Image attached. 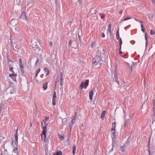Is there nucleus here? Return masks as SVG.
I'll use <instances>...</instances> for the list:
<instances>
[{
  "instance_id": "1",
  "label": "nucleus",
  "mask_w": 155,
  "mask_h": 155,
  "mask_svg": "<svg viewBox=\"0 0 155 155\" xmlns=\"http://www.w3.org/2000/svg\"><path fill=\"white\" fill-rule=\"evenodd\" d=\"M31 43H32V47L35 48L34 50H35V51L36 53L39 55H41V53L42 51V50L41 49L38 47V40L36 39H34L31 41Z\"/></svg>"
},
{
  "instance_id": "2",
  "label": "nucleus",
  "mask_w": 155,
  "mask_h": 155,
  "mask_svg": "<svg viewBox=\"0 0 155 155\" xmlns=\"http://www.w3.org/2000/svg\"><path fill=\"white\" fill-rule=\"evenodd\" d=\"M101 54L102 53L100 50H98L97 51L96 54V56L92 60V63L93 64H96L95 65H97L100 60L101 61H103L102 60L103 56H102Z\"/></svg>"
},
{
  "instance_id": "3",
  "label": "nucleus",
  "mask_w": 155,
  "mask_h": 155,
  "mask_svg": "<svg viewBox=\"0 0 155 155\" xmlns=\"http://www.w3.org/2000/svg\"><path fill=\"white\" fill-rule=\"evenodd\" d=\"M112 146H109L108 147V148L109 149L110 148H111L110 150L109 151V153H110L112 152L113 150V147L114 146H116L117 144V141L115 139V138H112Z\"/></svg>"
},
{
  "instance_id": "4",
  "label": "nucleus",
  "mask_w": 155,
  "mask_h": 155,
  "mask_svg": "<svg viewBox=\"0 0 155 155\" xmlns=\"http://www.w3.org/2000/svg\"><path fill=\"white\" fill-rule=\"evenodd\" d=\"M15 142L14 140H13L12 141V144L13 146L14 149H15L16 150H17V145L18 144V136H15Z\"/></svg>"
},
{
  "instance_id": "5",
  "label": "nucleus",
  "mask_w": 155,
  "mask_h": 155,
  "mask_svg": "<svg viewBox=\"0 0 155 155\" xmlns=\"http://www.w3.org/2000/svg\"><path fill=\"white\" fill-rule=\"evenodd\" d=\"M117 69L116 68L115 69L114 74V75L115 81L116 82L119 86L120 85L119 83V78L117 75Z\"/></svg>"
},
{
  "instance_id": "6",
  "label": "nucleus",
  "mask_w": 155,
  "mask_h": 155,
  "mask_svg": "<svg viewBox=\"0 0 155 155\" xmlns=\"http://www.w3.org/2000/svg\"><path fill=\"white\" fill-rule=\"evenodd\" d=\"M13 61H11V62H8V65L9 67V71H11L13 73H14V72L13 71Z\"/></svg>"
},
{
  "instance_id": "7",
  "label": "nucleus",
  "mask_w": 155,
  "mask_h": 155,
  "mask_svg": "<svg viewBox=\"0 0 155 155\" xmlns=\"http://www.w3.org/2000/svg\"><path fill=\"white\" fill-rule=\"evenodd\" d=\"M12 37V36L11 35L10 38H11ZM10 42H11V48H13L14 47V45H17L16 44V41L15 39H12L11 38H10Z\"/></svg>"
},
{
  "instance_id": "8",
  "label": "nucleus",
  "mask_w": 155,
  "mask_h": 155,
  "mask_svg": "<svg viewBox=\"0 0 155 155\" xmlns=\"http://www.w3.org/2000/svg\"><path fill=\"white\" fill-rule=\"evenodd\" d=\"M56 92L54 91V94L52 97V104L53 105H55L56 104Z\"/></svg>"
},
{
  "instance_id": "9",
  "label": "nucleus",
  "mask_w": 155,
  "mask_h": 155,
  "mask_svg": "<svg viewBox=\"0 0 155 155\" xmlns=\"http://www.w3.org/2000/svg\"><path fill=\"white\" fill-rule=\"evenodd\" d=\"M20 18L24 19L25 20L27 21H28V20L27 18L26 14L25 12H23L22 13L20 17Z\"/></svg>"
},
{
  "instance_id": "10",
  "label": "nucleus",
  "mask_w": 155,
  "mask_h": 155,
  "mask_svg": "<svg viewBox=\"0 0 155 155\" xmlns=\"http://www.w3.org/2000/svg\"><path fill=\"white\" fill-rule=\"evenodd\" d=\"M17 75L16 74H14V73L13 74H10L9 75V76L12 78V79L13 80L16 82V77L17 76Z\"/></svg>"
},
{
  "instance_id": "11",
  "label": "nucleus",
  "mask_w": 155,
  "mask_h": 155,
  "mask_svg": "<svg viewBox=\"0 0 155 155\" xmlns=\"http://www.w3.org/2000/svg\"><path fill=\"white\" fill-rule=\"evenodd\" d=\"M20 48V47L17 45H16L15 48H12V49H13V50L14 51H17V52H19V50Z\"/></svg>"
},
{
  "instance_id": "12",
  "label": "nucleus",
  "mask_w": 155,
  "mask_h": 155,
  "mask_svg": "<svg viewBox=\"0 0 155 155\" xmlns=\"http://www.w3.org/2000/svg\"><path fill=\"white\" fill-rule=\"evenodd\" d=\"M78 3H79L80 5L78 8H79V9H81L83 8V4H82V0H78Z\"/></svg>"
},
{
  "instance_id": "13",
  "label": "nucleus",
  "mask_w": 155,
  "mask_h": 155,
  "mask_svg": "<svg viewBox=\"0 0 155 155\" xmlns=\"http://www.w3.org/2000/svg\"><path fill=\"white\" fill-rule=\"evenodd\" d=\"M44 71L46 73V76H47L49 74L50 71L49 70L48 68H47L46 67H45L44 69Z\"/></svg>"
},
{
  "instance_id": "14",
  "label": "nucleus",
  "mask_w": 155,
  "mask_h": 155,
  "mask_svg": "<svg viewBox=\"0 0 155 155\" xmlns=\"http://www.w3.org/2000/svg\"><path fill=\"white\" fill-rule=\"evenodd\" d=\"M10 24L13 26L16 25H17L16 21L14 20H12L10 21Z\"/></svg>"
},
{
  "instance_id": "15",
  "label": "nucleus",
  "mask_w": 155,
  "mask_h": 155,
  "mask_svg": "<svg viewBox=\"0 0 155 155\" xmlns=\"http://www.w3.org/2000/svg\"><path fill=\"white\" fill-rule=\"evenodd\" d=\"M93 91H90L89 93V98L90 100H91L92 99L93 95Z\"/></svg>"
},
{
  "instance_id": "16",
  "label": "nucleus",
  "mask_w": 155,
  "mask_h": 155,
  "mask_svg": "<svg viewBox=\"0 0 155 155\" xmlns=\"http://www.w3.org/2000/svg\"><path fill=\"white\" fill-rule=\"evenodd\" d=\"M89 82V80H85V83H84V88L86 89L88 85Z\"/></svg>"
},
{
  "instance_id": "17",
  "label": "nucleus",
  "mask_w": 155,
  "mask_h": 155,
  "mask_svg": "<svg viewBox=\"0 0 155 155\" xmlns=\"http://www.w3.org/2000/svg\"><path fill=\"white\" fill-rule=\"evenodd\" d=\"M42 128L43 130L42 131V134H46L47 131V128L46 126H44V127H42Z\"/></svg>"
},
{
  "instance_id": "18",
  "label": "nucleus",
  "mask_w": 155,
  "mask_h": 155,
  "mask_svg": "<svg viewBox=\"0 0 155 155\" xmlns=\"http://www.w3.org/2000/svg\"><path fill=\"white\" fill-rule=\"evenodd\" d=\"M119 28L118 27V30L116 32V38L118 40L120 39V36H119Z\"/></svg>"
},
{
  "instance_id": "19",
  "label": "nucleus",
  "mask_w": 155,
  "mask_h": 155,
  "mask_svg": "<svg viewBox=\"0 0 155 155\" xmlns=\"http://www.w3.org/2000/svg\"><path fill=\"white\" fill-rule=\"evenodd\" d=\"M111 134H112V135L111 136L112 138H116V131H111Z\"/></svg>"
},
{
  "instance_id": "20",
  "label": "nucleus",
  "mask_w": 155,
  "mask_h": 155,
  "mask_svg": "<svg viewBox=\"0 0 155 155\" xmlns=\"http://www.w3.org/2000/svg\"><path fill=\"white\" fill-rule=\"evenodd\" d=\"M14 128L15 129V128H16V130L15 133V136H18V127L17 126H14Z\"/></svg>"
},
{
  "instance_id": "21",
  "label": "nucleus",
  "mask_w": 155,
  "mask_h": 155,
  "mask_svg": "<svg viewBox=\"0 0 155 155\" xmlns=\"http://www.w3.org/2000/svg\"><path fill=\"white\" fill-rule=\"evenodd\" d=\"M126 148L125 146L124 145L123 146H122L120 148V151L121 152L124 153L125 152Z\"/></svg>"
},
{
  "instance_id": "22",
  "label": "nucleus",
  "mask_w": 155,
  "mask_h": 155,
  "mask_svg": "<svg viewBox=\"0 0 155 155\" xmlns=\"http://www.w3.org/2000/svg\"><path fill=\"white\" fill-rule=\"evenodd\" d=\"M134 115V114H130L129 115V117L130 118V119H128V120L130 121V120H132L133 118V116Z\"/></svg>"
},
{
  "instance_id": "23",
  "label": "nucleus",
  "mask_w": 155,
  "mask_h": 155,
  "mask_svg": "<svg viewBox=\"0 0 155 155\" xmlns=\"http://www.w3.org/2000/svg\"><path fill=\"white\" fill-rule=\"evenodd\" d=\"M58 136L61 140H62L64 139V134H62L61 135L59 134H58Z\"/></svg>"
},
{
  "instance_id": "24",
  "label": "nucleus",
  "mask_w": 155,
  "mask_h": 155,
  "mask_svg": "<svg viewBox=\"0 0 155 155\" xmlns=\"http://www.w3.org/2000/svg\"><path fill=\"white\" fill-rule=\"evenodd\" d=\"M106 112V111L105 110H104L102 112L101 115V118L102 120L104 119V115L105 114Z\"/></svg>"
},
{
  "instance_id": "25",
  "label": "nucleus",
  "mask_w": 155,
  "mask_h": 155,
  "mask_svg": "<svg viewBox=\"0 0 155 155\" xmlns=\"http://www.w3.org/2000/svg\"><path fill=\"white\" fill-rule=\"evenodd\" d=\"M145 40H146V46L147 45V43H148V41H147L148 38H147V36L146 32H145Z\"/></svg>"
},
{
  "instance_id": "26",
  "label": "nucleus",
  "mask_w": 155,
  "mask_h": 155,
  "mask_svg": "<svg viewBox=\"0 0 155 155\" xmlns=\"http://www.w3.org/2000/svg\"><path fill=\"white\" fill-rule=\"evenodd\" d=\"M48 82H45L44 84L43 85V88L45 90H46L48 87Z\"/></svg>"
},
{
  "instance_id": "27",
  "label": "nucleus",
  "mask_w": 155,
  "mask_h": 155,
  "mask_svg": "<svg viewBox=\"0 0 155 155\" xmlns=\"http://www.w3.org/2000/svg\"><path fill=\"white\" fill-rule=\"evenodd\" d=\"M84 82L83 81L81 84H80L79 88H80L81 90L83 89L84 88Z\"/></svg>"
},
{
  "instance_id": "28",
  "label": "nucleus",
  "mask_w": 155,
  "mask_h": 155,
  "mask_svg": "<svg viewBox=\"0 0 155 155\" xmlns=\"http://www.w3.org/2000/svg\"><path fill=\"white\" fill-rule=\"evenodd\" d=\"M73 124H74V122H71L69 125V127L70 129V131H71L72 128L73 126Z\"/></svg>"
},
{
  "instance_id": "29",
  "label": "nucleus",
  "mask_w": 155,
  "mask_h": 155,
  "mask_svg": "<svg viewBox=\"0 0 155 155\" xmlns=\"http://www.w3.org/2000/svg\"><path fill=\"white\" fill-rule=\"evenodd\" d=\"M114 124L115 126H114V125H113V126L111 128V131H115V127H116L115 122H114Z\"/></svg>"
},
{
  "instance_id": "30",
  "label": "nucleus",
  "mask_w": 155,
  "mask_h": 155,
  "mask_svg": "<svg viewBox=\"0 0 155 155\" xmlns=\"http://www.w3.org/2000/svg\"><path fill=\"white\" fill-rule=\"evenodd\" d=\"M131 138L129 136L128 138H127L126 141L125 142V144H128V143H130V141L129 140H130Z\"/></svg>"
},
{
  "instance_id": "31",
  "label": "nucleus",
  "mask_w": 155,
  "mask_h": 155,
  "mask_svg": "<svg viewBox=\"0 0 155 155\" xmlns=\"http://www.w3.org/2000/svg\"><path fill=\"white\" fill-rule=\"evenodd\" d=\"M39 59L38 58H37V60L35 63V66H38V64H39Z\"/></svg>"
},
{
  "instance_id": "32",
  "label": "nucleus",
  "mask_w": 155,
  "mask_h": 155,
  "mask_svg": "<svg viewBox=\"0 0 155 155\" xmlns=\"http://www.w3.org/2000/svg\"><path fill=\"white\" fill-rule=\"evenodd\" d=\"M95 45V42H94V41H92L91 42V47L92 48L94 47Z\"/></svg>"
},
{
  "instance_id": "33",
  "label": "nucleus",
  "mask_w": 155,
  "mask_h": 155,
  "mask_svg": "<svg viewBox=\"0 0 155 155\" xmlns=\"http://www.w3.org/2000/svg\"><path fill=\"white\" fill-rule=\"evenodd\" d=\"M59 78H57L56 80V81L55 82V85H54V87L55 88L56 87V86L57 84V83L59 81Z\"/></svg>"
},
{
  "instance_id": "34",
  "label": "nucleus",
  "mask_w": 155,
  "mask_h": 155,
  "mask_svg": "<svg viewBox=\"0 0 155 155\" xmlns=\"http://www.w3.org/2000/svg\"><path fill=\"white\" fill-rule=\"evenodd\" d=\"M55 155H63L62 152L61 151H59L57 152L55 154Z\"/></svg>"
},
{
  "instance_id": "35",
  "label": "nucleus",
  "mask_w": 155,
  "mask_h": 155,
  "mask_svg": "<svg viewBox=\"0 0 155 155\" xmlns=\"http://www.w3.org/2000/svg\"><path fill=\"white\" fill-rule=\"evenodd\" d=\"M141 31L143 32H144L145 31V29L144 27L142 24H141Z\"/></svg>"
},
{
  "instance_id": "36",
  "label": "nucleus",
  "mask_w": 155,
  "mask_h": 155,
  "mask_svg": "<svg viewBox=\"0 0 155 155\" xmlns=\"http://www.w3.org/2000/svg\"><path fill=\"white\" fill-rule=\"evenodd\" d=\"M122 44V40L121 38H120L119 39V45H120V47H121V45Z\"/></svg>"
},
{
  "instance_id": "37",
  "label": "nucleus",
  "mask_w": 155,
  "mask_h": 155,
  "mask_svg": "<svg viewBox=\"0 0 155 155\" xmlns=\"http://www.w3.org/2000/svg\"><path fill=\"white\" fill-rule=\"evenodd\" d=\"M76 113H75V116L73 117L72 120L71 121V122H74V121L76 120Z\"/></svg>"
},
{
  "instance_id": "38",
  "label": "nucleus",
  "mask_w": 155,
  "mask_h": 155,
  "mask_svg": "<svg viewBox=\"0 0 155 155\" xmlns=\"http://www.w3.org/2000/svg\"><path fill=\"white\" fill-rule=\"evenodd\" d=\"M15 149H14L13 152H14V153L15 154V155H18V150H16L17 151H15Z\"/></svg>"
},
{
  "instance_id": "39",
  "label": "nucleus",
  "mask_w": 155,
  "mask_h": 155,
  "mask_svg": "<svg viewBox=\"0 0 155 155\" xmlns=\"http://www.w3.org/2000/svg\"><path fill=\"white\" fill-rule=\"evenodd\" d=\"M16 92V90L15 89H13L10 92L11 94H13L14 93H15Z\"/></svg>"
},
{
  "instance_id": "40",
  "label": "nucleus",
  "mask_w": 155,
  "mask_h": 155,
  "mask_svg": "<svg viewBox=\"0 0 155 155\" xmlns=\"http://www.w3.org/2000/svg\"><path fill=\"white\" fill-rule=\"evenodd\" d=\"M73 42V41H72L71 40H69V41L68 43V46H71V44Z\"/></svg>"
},
{
  "instance_id": "41",
  "label": "nucleus",
  "mask_w": 155,
  "mask_h": 155,
  "mask_svg": "<svg viewBox=\"0 0 155 155\" xmlns=\"http://www.w3.org/2000/svg\"><path fill=\"white\" fill-rule=\"evenodd\" d=\"M97 90V86H95L94 88H93L92 91H95L96 92V91Z\"/></svg>"
},
{
  "instance_id": "42",
  "label": "nucleus",
  "mask_w": 155,
  "mask_h": 155,
  "mask_svg": "<svg viewBox=\"0 0 155 155\" xmlns=\"http://www.w3.org/2000/svg\"><path fill=\"white\" fill-rule=\"evenodd\" d=\"M129 120H128L127 119V120H126V121H125V124H124V127H126V126H127V123L128 122H129Z\"/></svg>"
},
{
  "instance_id": "43",
  "label": "nucleus",
  "mask_w": 155,
  "mask_h": 155,
  "mask_svg": "<svg viewBox=\"0 0 155 155\" xmlns=\"http://www.w3.org/2000/svg\"><path fill=\"white\" fill-rule=\"evenodd\" d=\"M150 33L151 35H155V32L152 30H150Z\"/></svg>"
},
{
  "instance_id": "44",
  "label": "nucleus",
  "mask_w": 155,
  "mask_h": 155,
  "mask_svg": "<svg viewBox=\"0 0 155 155\" xmlns=\"http://www.w3.org/2000/svg\"><path fill=\"white\" fill-rule=\"evenodd\" d=\"M19 65H23V64L22 63V61H21V59H19Z\"/></svg>"
},
{
  "instance_id": "45",
  "label": "nucleus",
  "mask_w": 155,
  "mask_h": 155,
  "mask_svg": "<svg viewBox=\"0 0 155 155\" xmlns=\"http://www.w3.org/2000/svg\"><path fill=\"white\" fill-rule=\"evenodd\" d=\"M130 19V18L129 17H126L125 19H124L123 20V21H126V20H127L128 19Z\"/></svg>"
},
{
  "instance_id": "46",
  "label": "nucleus",
  "mask_w": 155,
  "mask_h": 155,
  "mask_svg": "<svg viewBox=\"0 0 155 155\" xmlns=\"http://www.w3.org/2000/svg\"><path fill=\"white\" fill-rule=\"evenodd\" d=\"M121 47H120L119 50V53L120 54H122V52L121 50Z\"/></svg>"
},
{
  "instance_id": "47",
  "label": "nucleus",
  "mask_w": 155,
  "mask_h": 155,
  "mask_svg": "<svg viewBox=\"0 0 155 155\" xmlns=\"http://www.w3.org/2000/svg\"><path fill=\"white\" fill-rule=\"evenodd\" d=\"M63 80H64L63 76H61V77H60V82H63Z\"/></svg>"
},
{
  "instance_id": "48",
  "label": "nucleus",
  "mask_w": 155,
  "mask_h": 155,
  "mask_svg": "<svg viewBox=\"0 0 155 155\" xmlns=\"http://www.w3.org/2000/svg\"><path fill=\"white\" fill-rule=\"evenodd\" d=\"M108 29V31L109 32L110 34V36L111 37V36L112 35V31L111 30V29Z\"/></svg>"
},
{
  "instance_id": "49",
  "label": "nucleus",
  "mask_w": 155,
  "mask_h": 155,
  "mask_svg": "<svg viewBox=\"0 0 155 155\" xmlns=\"http://www.w3.org/2000/svg\"><path fill=\"white\" fill-rule=\"evenodd\" d=\"M101 36L102 38H104L105 36V34L104 33L102 32L101 33Z\"/></svg>"
},
{
  "instance_id": "50",
  "label": "nucleus",
  "mask_w": 155,
  "mask_h": 155,
  "mask_svg": "<svg viewBox=\"0 0 155 155\" xmlns=\"http://www.w3.org/2000/svg\"><path fill=\"white\" fill-rule=\"evenodd\" d=\"M21 71V73L24 74V68H20Z\"/></svg>"
},
{
  "instance_id": "51",
  "label": "nucleus",
  "mask_w": 155,
  "mask_h": 155,
  "mask_svg": "<svg viewBox=\"0 0 155 155\" xmlns=\"http://www.w3.org/2000/svg\"><path fill=\"white\" fill-rule=\"evenodd\" d=\"M105 15L104 14H102L101 16V18L102 19H103L104 18V17H105Z\"/></svg>"
},
{
  "instance_id": "52",
  "label": "nucleus",
  "mask_w": 155,
  "mask_h": 155,
  "mask_svg": "<svg viewBox=\"0 0 155 155\" xmlns=\"http://www.w3.org/2000/svg\"><path fill=\"white\" fill-rule=\"evenodd\" d=\"M48 124V123L45 121V122H44L45 126H46V127H47Z\"/></svg>"
},
{
  "instance_id": "53",
  "label": "nucleus",
  "mask_w": 155,
  "mask_h": 155,
  "mask_svg": "<svg viewBox=\"0 0 155 155\" xmlns=\"http://www.w3.org/2000/svg\"><path fill=\"white\" fill-rule=\"evenodd\" d=\"M73 150H76V147L75 145H73L72 147Z\"/></svg>"
},
{
  "instance_id": "54",
  "label": "nucleus",
  "mask_w": 155,
  "mask_h": 155,
  "mask_svg": "<svg viewBox=\"0 0 155 155\" xmlns=\"http://www.w3.org/2000/svg\"><path fill=\"white\" fill-rule=\"evenodd\" d=\"M41 69L40 68H39L36 71V72L38 73L40 71Z\"/></svg>"
},
{
  "instance_id": "55",
  "label": "nucleus",
  "mask_w": 155,
  "mask_h": 155,
  "mask_svg": "<svg viewBox=\"0 0 155 155\" xmlns=\"http://www.w3.org/2000/svg\"><path fill=\"white\" fill-rule=\"evenodd\" d=\"M42 134L44 135V140H45V138L46 137V134Z\"/></svg>"
},
{
  "instance_id": "56",
  "label": "nucleus",
  "mask_w": 155,
  "mask_h": 155,
  "mask_svg": "<svg viewBox=\"0 0 155 155\" xmlns=\"http://www.w3.org/2000/svg\"><path fill=\"white\" fill-rule=\"evenodd\" d=\"M111 24H110L108 25V29H111Z\"/></svg>"
},
{
  "instance_id": "57",
  "label": "nucleus",
  "mask_w": 155,
  "mask_h": 155,
  "mask_svg": "<svg viewBox=\"0 0 155 155\" xmlns=\"http://www.w3.org/2000/svg\"><path fill=\"white\" fill-rule=\"evenodd\" d=\"M134 75V74L133 72L132 71H130V75Z\"/></svg>"
},
{
  "instance_id": "58",
  "label": "nucleus",
  "mask_w": 155,
  "mask_h": 155,
  "mask_svg": "<svg viewBox=\"0 0 155 155\" xmlns=\"http://www.w3.org/2000/svg\"><path fill=\"white\" fill-rule=\"evenodd\" d=\"M7 60L8 61V62H11V61H12L11 60H10L9 58L8 57H7Z\"/></svg>"
},
{
  "instance_id": "59",
  "label": "nucleus",
  "mask_w": 155,
  "mask_h": 155,
  "mask_svg": "<svg viewBox=\"0 0 155 155\" xmlns=\"http://www.w3.org/2000/svg\"><path fill=\"white\" fill-rule=\"evenodd\" d=\"M45 118L46 121L49 119V117H46Z\"/></svg>"
},
{
  "instance_id": "60",
  "label": "nucleus",
  "mask_w": 155,
  "mask_h": 155,
  "mask_svg": "<svg viewBox=\"0 0 155 155\" xmlns=\"http://www.w3.org/2000/svg\"><path fill=\"white\" fill-rule=\"evenodd\" d=\"M123 11L122 10H120L119 12V14H122L123 12Z\"/></svg>"
},
{
  "instance_id": "61",
  "label": "nucleus",
  "mask_w": 155,
  "mask_h": 155,
  "mask_svg": "<svg viewBox=\"0 0 155 155\" xmlns=\"http://www.w3.org/2000/svg\"><path fill=\"white\" fill-rule=\"evenodd\" d=\"M49 45L51 47L52 45V42H50L49 43Z\"/></svg>"
},
{
  "instance_id": "62",
  "label": "nucleus",
  "mask_w": 155,
  "mask_h": 155,
  "mask_svg": "<svg viewBox=\"0 0 155 155\" xmlns=\"http://www.w3.org/2000/svg\"><path fill=\"white\" fill-rule=\"evenodd\" d=\"M127 83L125 82V81H124V86H127Z\"/></svg>"
},
{
  "instance_id": "63",
  "label": "nucleus",
  "mask_w": 155,
  "mask_h": 155,
  "mask_svg": "<svg viewBox=\"0 0 155 155\" xmlns=\"http://www.w3.org/2000/svg\"><path fill=\"white\" fill-rule=\"evenodd\" d=\"M153 15H150L149 17H151V18H153Z\"/></svg>"
},
{
  "instance_id": "64",
  "label": "nucleus",
  "mask_w": 155,
  "mask_h": 155,
  "mask_svg": "<svg viewBox=\"0 0 155 155\" xmlns=\"http://www.w3.org/2000/svg\"><path fill=\"white\" fill-rule=\"evenodd\" d=\"M73 154V155H74L75 153V150H73L72 151Z\"/></svg>"
}]
</instances>
